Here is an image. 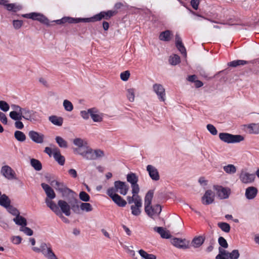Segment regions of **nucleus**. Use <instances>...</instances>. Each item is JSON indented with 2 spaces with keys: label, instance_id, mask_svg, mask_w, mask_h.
Wrapping results in <instances>:
<instances>
[{
  "label": "nucleus",
  "instance_id": "2eb2a0df",
  "mask_svg": "<svg viewBox=\"0 0 259 259\" xmlns=\"http://www.w3.org/2000/svg\"><path fill=\"white\" fill-rule=\"evenodd\" d=\"M29 138L35 143L41 144L44 142L45 136L37 132L30 131L28 133Z\"/></svg>",
  "mask_w": 259,
  "mask_h": 259
},
{
  "label": "nucleus",
  "instance_id": "de8ad7c7",
  "mask_svg": "<svg viewBox=\"0 0 259 259\" xmlns=\"http://www.w3.org/2000/svg\"><path fill=\"white\" fill-rule=\"evenodd\" d=\"M80 209L87 212L91 211L93 210L92 205L89 203L81 202L80 204Z\"/></svg>",
  "mask_w": 259,
  "mask_h": 259
},
{
  "label": "nucleus",
  "instance_id": "3c124183",
  "mask_svg": "<svg viewBox=\"0 0 259 259\" xmlns=\"http://www.w3.org/2000/svg\"><path fill=\"white\" fill-rule=\"evenodd\" d=\"M63 106L65 109L67 111H71L73 109V104L70 101L67 100H65L64 101Z\"/></svg>",
  "mask_w": 259,
  "mask_h": 259
},
{
  "label": "nucleus",
  "instance_id": "0e129e2a",
  "mask_svg": "<svg viewBox=\"0 0 259 259\" xmlns=\"http://www.w3.org/2000/svg\"><path fill=\"white\" fill-rule=\"evenodd\" d=\"M207 130L212 135H216L218 131L214 125L211 124H208L206 126Z\"/></svg>",
  "mask_w": 259,
  "mask_h": 259
},
{
  "label": "nucleus",
  "instance_id": "37998d69",
  "mask_svg": "<svg viewBox=\"0 0 259 259\" xmlns=\"http://www.w3.org/2000/svg\"><path fill=\"white\" fill-rule=\"evenodd\" d=\"M140 255L144 259H156V255L153 254H149L143 249L139 251Z\"/></svg>",
  "mask_w": 259,
  "mask_h": 259
},
{
  "label": "nucleus",
  "instance_id": "b1692460",
  "mask_svg": "<svg viewBox=\"0 0 259 259\" xmlns=\"http://www.w3.org/2000/svg\"><path fill=\"white\" fill-rule=\"evenodd\" d=\"M176 46L179 51L184 56H186L187 53L181 37L178 34L176 35Z\"/></svg>",
  "mask_w": 259,
  "mask_h": 259
},
{
  "label": "nucleus",
  "instance_id": "f03ea898",
  "mask_svg": "<svg viewBox=\"0 0 259 259\" xmlns=\"http://www.w3.org/2000/svg\"><path fill=\"white\" fill-rule=\"evenodd\" d=\"M32 250L36 252H41L47 259H58L49 243H41L39 247H33Z\"/></svg>",
  "mask_w": 259,
  "mask_h": 259
},
{
  "label": "nucleus",
  "instance_id": "7ed1b4c3",
  "mask_svg": "<svg viewBox=\"0 0 259 259\" xmlns=\"http://www.w3.org/2000/svg\"><path fill=\"white\" fill-rule=\"evenodd\" d=\"M22 17L31 19L33 20H36L39 21L42 24H45L47 26L51 25L49 22V19L43 14L36 12H32L28 14H22Z\"/></svg>",
  "mask_w": 259,
  "mask_h": 259
},
{
  "label": "nucleus",
  "instance_id": "a18cd8bd",
  "mask_svg": "<svg viewBox=\"0 0 259 259\" xmlns=\"http://www.w3.org/2000/svg\"><path fill=\"white\" fill-rule=\"evenodd\" d=\"M218 226L223 231L226 233H229L230 231V226L227 223L220 222L218 224Z\"/></svg>",
  "mask_w": 259,
  "mask_h": 259
},
{
  "label": "nucleus",
  "instance_id": "c756f323",
  "mask_svg": "<svg viewBox=\"0 0 259 259\" xmlns=\"http://www.w3.org/2000/svg\"><path fill=\"white\" fill-rule=\"evenodd\" d=\"M71 195L72 197L73 198V201L70 203V209L71 208L72 210L74 211V212L76 213H79L80 208L79 203H80L81 202H79L77 199L74 198V195Z\"/></svg>",
  "mask_w": 259,
  "mask_h": 259
},
{
  "label": "nucleus",
  "instance_id": "f704fd0d",
  "mask_svg": "<svg viewBox=\"0 0 259 259\" xmlns=\"http://www.w3.org/2000/svg\"><path fill=\"white\" fill-rule=\"evenodd\" d=\"M49 120L56 125L61 126L63 124V118L61 117L52 115L49 117Z\"/></svg>",
  "mask_w": 259,
  "mask_h": 259
},
{
  "label": "nucleus",
  "instance_id": "338daca9",
  "mask_svg": "<svg viewBox=\"0 0 259 259\" xmlns=\"http://www.w3.org/2000/svg\"><path fill=\"white\" fill-rule=\"evenodd\" d=\"M13 25L14 27L18 29L21 27L23 25V21L19 20H15L13 21Z\"/></svg>",
  "mask_w": 259,
  "mask_h": 259
},
{
  "label": "nucleus",
  "instance_id": "bf43d9fd",
  "mask_svg": "<svg viewBox=\"0 0 259 259\" xmlns=\"http://www.w3.org/2000/svg\"><path fill=\"white\" fill-rule=\"evenodd\" d=\"M240 254L238 250L234 249L229 254V259H238Z\"/></svg>",
  "mask_w": 259,
  "mask_h": 259
},
{
  "label": "nucleus",
  "instance_id": "603ef678",
  "mask_svg": "<svg viewBox=\"0 0 259 259\" xmlns=\"http://www.w3.org/2000/svg\"><path fill=\"white\" fill-rule=\"evenodd\" d=\"M215 244V241L213 238H210L209 240L208 246L206 248L205 251L207 252H211L214 248V245Z\"/></svg>",
  "mask_w": 259,
  "mask_h": 259
},
{
  "label": "nucleus",
  "instance_id": "a878e982",
  "mask_svg": "<svg viewBox=\"0 0 259 259\" xmlns=\"http://www.w3.org/2000/svg\"><path fill=\"white\" fill-rule=\"evenodd\" d=\"M41 186L42 189L45 190L48 197L50 199H53L56 197L55 193L49 185L45 183H42Z\"/></svg>",
  "mask_w": 259,
  "mask_h": 259
},
{
  "label": "nucleus",
  "instance_id": "a19ab883",
  "mask_svg": "<svg viewBox=\"0 0 259 259\" xmlns=\"http://www.w3.org/2000/svg\"><path fill=\"white\" fill-rule=\"evenodd\" d=\"M57 143L61 148H66L68 147V143L63 138L60 136H57L55 138Z\"/></svg>",
  "mask_w": 259,
  "mask_h": 259
},
{
  "label": "nucleus",
  "instance_id": "9b49d317",
  "mask_svg": "<svg viewBox=\"0 0 259 259\" xmlns=\"http://www.w3.org/2000/svg\"><path fill=\"white\" fill-rule=\"evenodd\" d=\"M161 210V206L159 204H156L153 206L150 205L147 209H145V211L149 217L153 218L154 216L158 215Z\"/></svg>",
  "mask_w": 259,
  "mask_h": 259
},
{
  "label": "nucleus",
  "instance_id": "864d4df0",
  "mask_svg": "<svg viewBox=\"0 0 259 259\" xmlns=\"http://www.w3.org/2000/svg\"><path fill=\"white\" fill-rule=\"evenodd\" d=\"M94 111V108H91L88 110V111H81L80 115L81 117L84 119H88L89 118V115L91 116V113Z\"/></svg>",
  "mask_w": 259,
  "mask_h": 259
},
{
  "label": "nucleus",
  "instance_id": "4468645a",
  "mask_svg": "<svg viewBox=\"0 0 259 259\" xmlns=\"http://www.w3.org/2000/svg\"><path fill=\"white\" fill-rule=\"evenodd\" d=\"M239 179L243 183H251L254 181L255 175L242 170L240 173Z\"/></svg>",
  "mask_w": 259,
  "mask_h": 259
},
{
  "label": "nucleus",
  "instance_id": "e2e57ef3",
  "mask_svg": "<svg viewBox=\"0 0 259 259\" xmlns=\"http://www.w3.org/2000/svg\"><path fill=\"white\" fill-rule=\"evenodd\" d=\"M218 242L220 246L226 248L228 247V243L226 240L223 237H220L218 239Z\"/></svg>",
  "mask_w": 259,
  "mask_h": 259
},
{
  "label": "nucleus",
  "instance_id": "6e6552de",
  "mask_svg": "<svg viewBox=\"0 0 259 259\" xmlns=\"http://www.w3.org/2000/svg\"><path fill=\"white\" fill-rule=\"evenodd\" d=\"M114 187H110L109 189L114 190V193L119 192V193L123 195H125L128 191L129 187L125 182L116 181L114 183Z\"/></svg>",
  "mask_w": 259,
  "mask_h": 259
},
{
  "label": "nucleus",
  "instance_id": "393cba45",
  "mask_svg": "<svg viewBox=\"0 0 259 259\" xmlns=\"http://www.w3.org/2000/svg\"><path fill=\"white\" fill-rule=\"evenodd\" d=\"M172 244L176 247L180 248L187 249L189 248V246L185 242L184 240L175 238L171 240Z\"/></svg>",
  "mask_w": 259,
  "mask_h": 259
},
{
  "label": "nucleus",
  "instance_id": "69168bd1",
  "mask_svg": "<svg viewBox=\"0 0 259 259\" xmlns=\"http://www.w3.org/2000/svg\"><path fill=\"white\" fill-rule=\"evenodd\" d=\"M120 78L123 81H126L130 77V73L128 70L122 72L120 73Z\"/></svg>",
  "mask_w": 259,
  "mask_h": 259
},
{
  "label": "nucleus",
  "instance_id": "e433bc0d",
  "mask_svg": "<svg viewBox=\"0 0 259 259\" xmlns=\"http://www.w3.org/2000/svg\"><path fill=\"white\" fill-rule=\"evenodd\" d=\"M11 203L9 197L5 194H3L0 197V205L5 208L9 206Z\"/></svg>",
  "mask_w": 259,
  "mask_h": 259
},
{
  "label": "nucleus",
  "instance_id": "20e7f679",
  "mask_svg": "<svg viewBox=\"0 0 259 259\" xmlns=\"http://www.w3.org/2000/svg\"><path fill=\"white\" fill-rule=\"evenodd\" d=\"M219 138L222 141L227 143H238L244 140L243 137L241 135H234L225 133H220Z\"/></svg>",
  "mask_w": 259,
  "mask_h": 259
},
{
  "label": "nucleus",
  "instance_id": "052dcab7",
  "mask_svg": "<svg viewBox=\"0 0 259 259\" xmlns=\"http://www.w3.org/2000/svg\"><path fill=\"white\" fill-rule=\"evenodd\" d=\"M9 105L4 101H0V109L4 111L7 112L9 110Z\"/></svg>",
  "mask_w": 259,
  "mask_h": 259
},
{
  "label": "nucleus",
  "instance_id": "aec40b11",
  "mask_svg": "<svg viewBox=\"0 0 259 259\" xmlns=\"http://www.w3.org/2000/svg\"><path fill=\"white\" fill-rule=\"evenodd\" d=\"M147 170L148 171L149 176L154 181H158L160 179L159 172L157 169L151 165L147 166Z\"/></svg>",
  "mask_w": 259,
  "mask_h": 259
},
{
  "label": "nucleus",
  "instance_id": "c9c22d12",
  "mask_svg": "<svg viewBox=\"0 0 259 259\" xmlns=\"http://www.w3.org/2000/svg\"><path fill=\"white\" fill-rule=\"evenodd\" d=\"M73 143L75 145L78 147V148H76L75 150L77 153H78V150L79 149L81 148V151H83L85 149V148L87 147V146H84L83 140L80 138H76V139H74Z\"/></svg>",
  "mask_w": 259,
  "mask_h": 259
},
{
  "label": "nucleus",
  "instance_id": "5701e85b",
  "mask_svg": "<svg viewBox=\"0 0 259 259\" xmlns=\"http://www.w3.org/2000/svg\"><path fill=\"white\" fill-rule=\"evenodd\" d=\"M23 118L32 121L34 120L35 112L33 110H29L27 108H24L22 109L21 111Z\"/></svg>",
  "mask_w": 259,
  "mask_h": 259
},
{
  "label": "nucleus",
  "instance_id": "680f3d73",
  "mask_svg": "<svg viewBox=\"0 0 259 259\" xmlns=\"http://www.w3.org/2000/svg\"><path fill=\"white\" fill-rule=\"evenodd\" d=\"M20 231L23 232L25 234L28 236H31L33 235V231L29 228L26 226L21 227Z\"/></svg>",
  "mask_w": 259,
  "mask_h": 259
},
{
  "label": "nucleus",
  "instance_id": "79ce46f5",
  "mask_svg": "<svg viewBox=\"0 0 259 259\" xmlns=\"http://www.w3.org/2000/svg\"><path fill=\"white\" fill-rule=\"evenodd\" d=\"M10 117L14 120H21L23 117L22 112H17L16 111H11L9 114Z\"/></svg>",
  "mask_w": 259,
  "mask_h": 259
},
{
  "label": "nucleus",
  "instance_id": "1a4fd4ad",
  "mask_svg": "<svg viewBox=\"0 0 259 259\" xmlns=\"http://www.w3.org/2000/svg\"><path fill=\"white\" fill-rule=\"evenodd\" d=\"M213 189L217 192L218 197L222 199L228 198L231 193L230 189L222 186L214 185Z\"/></svg>",
  "mask_w": 259,
  "mask_h": 259
},
{
  "label": "nucleus",
  "instance_id": "5fc2aeb1",
  "mask_svg": "<svg viewBox=\"0 0 259 259\" xmlns=\"http://www.w3.org/2000/svg\"><path fill=\"white\" fill-rule=\"evenodd\" d=\"M127 97L130 102H133L135 99V90L129 89L127 90Z\"/></svg>",
  "mask_w": 259,
  "mask_h": 259
},
{
  "label": "nucleus",
  "instance_id": "c85d7f7f",
  "mask_svg": "<svg viewBox=\"0 0 259 259\" xmlns=\"http://www.w3.org/2000/svg\"><path fill=\"white\" fill-rule=\"evenodd\" d=\"M46 203L47 206L52 211H53L56 213V214L57 215V214H59L60 213V211L59 210V207L54 201L47 198L46 199Z\"/></svg>",
  "mask_w": 259,
  "mask_h": 259
},
{
  "label": "nucleus",
  "instance_id": "13d9d810",
  "mask_svg": "<svg viewBox=\"0 0 259 259\" xmlns=\"http://www.w3.org/2000/svg\"><path fill=\"white\" fill-rule=\"evenodd\" d=\"M95 159H97L104 156V152L100 149L94 150Z\"/></svg>",
  "mask_w": 259,
  "mask_h": 259
},
{
  "label": "nucleus",
  "instance_id": "bb28decb",
  "mask_svg": "<svg viewBox=\"0 0 259 259\" xmlns=\"http://www.w3.org/2000/svg\"><path fill=\"white\" fill-rule=\"evenodd\" d=\"M205 239V237L202 236L195 237L191 242L192 246L194 248H198L200 247L203 244Z\"/></svg>",
  "mask_w": 259,
  "mask_h": 259
},
{
  "label": "nucleus",
  "instance_id": "473e14b6",
  "mask_svg": "<svg viewBox=\"0 0 259 259\" xmlns=\"http://www.w3.org/2000/svg\"><path fill=\"white\" fill-rule=\"evenodd\" d=\"M154 231L158 233L163 238H169L170 237L169 233L165 231L162 227H156L154 228Z\"/></svg>",
  "mask_w": 259,
  "mask_h": 259
},
{
  "label": "nucleus",
  "instance_id": "774afa93",
  "mask_svg": "<svg viewBox=\"0 0 259 259\" xmlns=\"http://www.w3.org/2000/svg\"><path fill=\"white\" fill-rule=\"evenodd\" d=\"M0 121L4 124H7L8 122L6 115L2 112H0Z\"/></svg>",
  "mask_w": 259,
  "mask_h": 259
},
{
  "label": "nucleus",
  "instance_id": "7c9ffc66",
  "mask_svg": "<svg viewBox=\"0 0 259 259\" xmlns=\"http://www.w3.org/2000/svg\"><path fill=\"white\" fill-rule=\"evenodd\" d=\"M172 34L171 31L168 30L161 32L159 36L160 40L168 41L171 39Z\"/></svg>",
  "mask_w": 259,
  "mask_h": 259
},
{
  "label": "nucleus",
  "instance_id": "4d7b16f0",
  "mask_svg": "<svg viewBox=\"0 0 259 259\" xmlns=\"http://www.w3.org/2000/svg\"><path fill=\"white\" fill-rule=\"evenodd\" d=\"M6 208L7 210L13 215H16V217L19 214H20L19 210L14 206L11 205L10 204H9V206L6 207Z\"/></svg>",
  "mask_w": 259,
  "mask_h": 259
},
{
  "label": "nucleus",
  "instance_id": "2f4dec72",
  "mask_svg": "<svg viewBox=\"0 0 259 259\" xmlns=\"http://www.w3.org/2000/svg\"><path fill=\"white\" fill-rule=\"evenodd\" d=\"M13 221L16 224L21 226V227H24L27 225L26 219L22 216L20 215V214L13 219Z\"/></svg>",
  "mask_w": 259,
  "mask_h": 259
},
{
  "label": "nucleus",
  "instance_id": "8fccbe9b",
  "mask_svg": "<svg viewBox=\"0 0 259 259\" xmlns=\"http://www.w3.org/2000/svg\"><path fill=\"white\" fill-rule=\"evenodd\" d=\"M79 199L84 202H88L90 201V196L89 195L84 191H81L79 194Z\"/></svg>",
  "mask_w": 259,
  "mask_h": 259
},
{
  "label": "nucleus",
  "instance_id": "f8f14e48",
  "mask_svg": "<svg viewBox=\"0 0 259 259\" xmlns=\"http://www.w3.org/2000/svg\"><path fill=\"white\" fill-rule=\"evenodd\" d=\"M55 22L57 24H62L66 23L72 24V23H78L80 22H83V18H74L69 17H64L61 19L57 20L52 21V23Z\"/></svg>",
  "mask_w": 259,
  "mask_h": 259
},
{
  "label": "nucleus",
  "instance_id": "39448f33",
  "mask_svg": "<svg viewBox=\"0 0 259 259\" xmlns=\"http://www.w3.org/2000/svg\"><path fill=\"white\" fill-rule=\"evenodd\" d=\"M51 184L54 186L56 190L62 193L63 197H67L71 195H73L74 194V192L67 188L63 183L54 180L51 182Z\"/></svg>",
  "mask_w": 259,
  "mask_h": 259
},
{
  "label": "nucleus",
  "instance_id": "49530a36",
  "mask_svg": "<svg viewBox=\"0 0 259 259\" xmlns=\"http://www.w3.org/2000/svg\"><path fill=\"white\" fill-rule=\"evenodd\" d=\"M15 138L20 142H23L26 139L25 134L19 131H16L14 133Z\"/></svg>",
  "mask_w": 259,
  "mask_h": 259
},
{
  "label": "nucleus",
  "instance_id": "412c9836",
  "mask_svg": "<svg viewBox=\"0 0 259 259\" xmlns=\"http://www.w3.org/2000/svg\"><path fill=\"white\" fill-rule=\"evenodd\" d=\"M53 156L56 161L61 165H63L65 163V159L64 156L61 154L59 148L56 147L53 148Z\"/></svg>",
  "mask_w": 259,
  "mask_h": 259
},
{
  "label": "nucleus",
  "instance_id": "4c0bfd02",
  "mask_svg": "<svg viewBox=\"0 0 259 259\" xmlns=\"http://www.w3.org/2000/svg\"><path fill=\"white\" fill-rule=\"evenodd\" d=\"M30 164L37 171H39L42 169V164L37 159L32 158L30 159Z\"/></svg>",
  "mask_w": 259,
  "mask_h": 259
},
{
  "label": "nucleus",
  "instance_id": "c03bdc74",
  "mask_svg": "<svg viewBox=\"0 0 259 259\" xmlns=\"http://www.w3.org/2000/svg\"><path fill=\"white\" fill-rule=\"evenodd\" d=\"M181 62L180 57L178 55H174L170 56L169 58V62L172 65H176Z\"/></svg>",
  "mask_w": 259,
  "mask_h": 259
},
{
  "label": "nucleus",
  "instance_id": "6ab92c4d",
  "mask_svg": "<svg viewBox=\"0 0 259 259\" xmlns=\"http://www.w3.org/2000/svg\"><path fill=\"white\" fill-rule=\"evenodd\" d=\"M58 205L60 208L62 212L66 216H69L70 215V206L66 201L60 200L58 202Z\"/></svg>",
  "mask_w": 259,
  "mask_h": 259
},
{
  "label": "nucleus",
  "instance_id": "ddd939ff",
  "mask_svg": "<svg viewBox=\"0 0 259 259\" xmlns=\"http://www.w3.org/2000/svg\"><path fill=\"white\" fill-rule=\"evenodd\" d=\"M1 174L6 178L9 180L15 179V172L12 169V168L8 166L5 165L2 167Z\"/></svg>",
  "mask_w": 259,
  "mask_h": 259
},
{
  "label": "nucleus",
  "instance_id": "f257e3e1",
  "mask_svg": "<svg viewBox=\"0 0 259 259\" xmlns=\"http://www.w3.org/2000/svg\"><path fill=\"white\" fill-rule=\"evenodd\" d=\"M116 10H108L102 11L90 18H83V22H94L101 21L102 19L109 20L111 17L116 15Z\"/></svg>",
  "mask_w": 259,
  "mask_h": 259
},
{
  "label": "nucleus",
  "instance_id": "dca6fc26",
  "mask_svg": "<svg viewBox=\"0 0 259 259\" xmlns=\"http://www.w3.org/2000/svg\"><path fill=\"white\" fill-rule=\"evenodd\" d=\"M78 154L82 155L84 158L89 160H95L94 150L88 147L81 151V148L78 150Z\"/></svg>",
  "mask_w": 259,
  "mask_h": 259
},
{
  "label": "nucleus",
  "instance_id": "4be33fe9",
  "mask_svg": "<svg viewBox=\"0 0 259 259\" xmlns=\"http://www.w3.org/2000/svg\"><path fill=\"white\" fill-rule=\"evenodd\" d=\"M258 192L257 189L253 186L248 187L245 190V196L248 199L254 198Z\"/></svg>",
  "mask_w": 259,
  "mask_h": 259
},
{
  "label": "nucleus",
  "instance_id": "6e6d98bb",
  "mask_svg": "<svg viewBox=\"0 0 259 259\" xmlns=\"http://www.w3.org/2000/svg\"><path fill=\"white\" fill-rule=\"evenodd\" d=\"M96 110L95 108H94V111H92L91 113V117L95 122H99L101 121L102 119V118L98 114H96Z\"/></svg>",
  "mask_w": 259,
  "mask_h": 259
},
{
  "label": "nucleus",
  "instance_id": "ea45409f",
  "mask_svg": "<svg viewBox=\"0 0 259 259\" xmlns=\"http://www.w3.org/2000/svg\"><path fill=\"white\" fill-rule=\"evenodd\" d=\"M6 7L7 10L16 12L22 9V6L16 5L14 4H6Z\"/></svg>",
  "mask_w": 259,
  "mask_h": 259
},
{
  "label": "nucleus",
  "instance_id": "f3484780",
  "mask_svg": "<svg viewBox=\"0 0 259 259\" xmlns=\"http://www.w3.org/2000/svg\"><path fill=\"white\" fill-rule=\"evenodd\" d=\"M214 195L210 190H207L203 196L202 197V203L204 205H208L212 203L214 201Z\"/></svg>",
  "mask_w": 259,
  "mask_h": 259
},
{
  "label": "nucleus",
  "instance_id": "cd10ccee",
  "mask_svg": "<svg viewBox=\"0 0 259 259\" xmlns=\"http://www.w3.org/2000/svg\"><path fill=\"white\" fill-rule=\"evenodd\" d=\"M154 191L150 190L146 193L144 199L145 209L151 205V202L153 197Z\"/></svg>",
  "mask_w": 259,
  "mask_h": 259
},
{
  "label": "nucleus",
  "instance_id": "58836bf2",
  "mask_svg": "<svg viewBox=\"0 0 259 259\" xmlns=\"http://www.w3.org/2000/svg\"><path fill=\"white\" fill-rule=\"evenodd\" d=\"M248 62L247 61H245V60H234V61L230 62L228 63V65L231 67H236L238 66L246 65V64H248Z\"/></svg>",
  "mask_w": 259,
  "mask_h": 259
},
{
  "label": "nucleus",
  "instance_id": "09e8293b",
  "mask_svg": "<svg viewBox=\"0 0 259 259\" xmlns=\"http://www.w3.org/2000/svg\"><path fill=\"white\" fill-rule=\"evenodd\" d=\"M224 171L228 174H234L236 171V167L233 164H228L223 167Z\"/></svg>",
  "mask_w": 259,
  "mask_h": 259
},
{
  "label": "nucleus",
  "instance_id": "423d86ee",
  "mask_svg": "<svg viewBox=\"0 0 259 259\" xmlns=\"http://www.w3.org/2000/svg\"><path fill=\"white\" fill-rule=\"evenodd\" d=\"M127 181L131 183L132 188V193L134 196L138 194L140 191V188L138 184V177L134 173L131 172L127 175Z\"/></svg>",
  "mask_w": 259,
  "mask_h": 259
},
{
  "label": "nucleus",
  "instance_id": "0eeeda50",
  "mask_svg": "<svg viewBox=\"0 0 259 259\" xmlns=\"http://www.w3.org/2000/svg\"><path fill=\"white\" fill-rule=\"evenodd\" d=\"M107 194L112 199V201L119 207H124L126 204V201L120 196L116 193H114V190L108 189Z\"/></svg>",
  "mask_w": 259,
  "mask_h": 259
},
{
  "label": "nucleus",
  "instance_id": "9d476101",
  "mask_svg": "<svg viewBox=\"0 0 259 259\" xmlns=\"http://www.w3.org/2000/svg\"><path fill=\"white\" fill-rule=\"evenodd\" d=\"M153 89L154 92L157 95L159 100L164 102L165 100V92L163 85L160 84L155 83L153 84Z\"/></svg>",
  "mask_w": 259,
  "mask_h": 259
},
{
  "label": "nucleus",
  "instance_id": "72a5a7b5",
  "mask_svg": "<svg viewBox=\"0 0 259 259\" xmlns=\"http://www.w3.org/2000/svg\"><path fill=\"white\" fill-rule=\"evenodd\" d=\"M247 130L250 134H259V123H251L247 126Z\"/></svg>",
  "mask_w": 259,
  "mask_h": 259
},
{
  "label": "nucleus",
  "instance_id": "a211bd4d",
  "mask_svg": "<svg viewBox=\"0 0 259 259\" xmlns=\"http://www.w3.org/2000/svg\"><path fill=\"white\" fill-rule=\"evenodd\" d=\"M142 206V199L140 197H137L135 200V205L131 206L132 213L134 215H139L141 213V207Z\"/></svg>",
  "mask_w": 259,
  "mask_h": 259
}]
</instances>
